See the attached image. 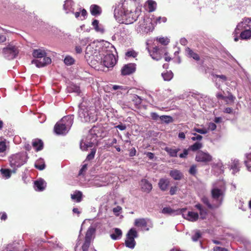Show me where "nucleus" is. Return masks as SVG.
<instances>
[{
  "instance_id": "nucleus-42",
  "label": "nucleus",
  "mask_w": 251,
  "mask_h": 251,
  "mask_svg": "<svg viewBox=\"0 0 251 251\" xmlns=\"http://www.w3.org/2000/svg\"><path fill=\"white\" fill-rule=\"evenodd\" d=\"M96 151L97 150L96 148L92 149L91 150V152L87 156L86 160L90 161L94 159Z\"/></svg>"
},
{
  "instance_id": "nucleus-28",
  "label": "nucleus",
  "mask_w": 251,
  "mask_h": 251,
  "mask_svg": "<svg viewBox=\"0 0 251 251\" xmlns=\"http://www.w3.org/2000/svg\"><path fill=\"white\" fill-rule=\"evenodd\" d=\"M134 225L137 227H146L147 226V219L145 218L136 219L134 222Z\"/></svg>"
},
{
  "instance_id": "nucleus-49",
  "label": "nucleus",
  "mask_w": 251,
  "mask_h": 251,
  "mask_svg": "<svg viewBox=\"0 0 251 251\" xmlns=\"http://www.w3.org/2000/svg\"><path fill=\"white\" fill-rule=\"evenodd\" d=\"M193 135H194V136L192 137L191 138V139L193 141H201L202 139V136L201 135H200L199 134H198L196 133H192Z\"/></svg>"
},
{
  "instance_id": "nucleus-33",
  "label": "nucleus",
  "mask_w": 251,
  "mask_h": 251,
  "mask_svg": "<svg viewBox=\"0 0 251 251\" xmlns=\"http://www.w3.org/2000/svg\"><path fill=\"white\" fill-rule=\"evenodd\" d=\"M240 163L238 160H234L231 164L230 169L232 170L234 174L239 171Z\"/></svg>"
},
{
  "instance_id": "nucleus-22",
  "label": "nucleus",
  "mask_w": 251,
  "mask_h": 251,
  "mask_svg": "<svg viewBox=\"0 0 251 251\" xmlns=\"http://www.w3.org/2000/svg\"><path fill=\"white\" fill-rule=\"evenodd\" d=\"M195 207L199 210L200 218L202 220L205 219L208 214L207 209L204 208L200 203L196 204Z\"/></svg>"
},
{
  "instance_id": "nucleus-53",
  "label": "nucleus",
  "mask_w": 251,
  "mask_h": 251,
  "mask_svg": "<svg viewBox=\"0 0 251 251\" xmlns=\"http://www.w3.org/2000/svg\"><path fill=\"white\" fill-rule=\"evenodd\" d=\"M158 41L160 43L164 45H167L169 42L168 39L164 37L160 38L158 39Z\"/></svg>"
},
{
  "instance_id": "nucleus-41",
  "label": "nucleus",
  "mask_w": 251,
  "mask_h": 251,
  "mask_svg": "<svg viewBox=\"0 0 251 251\" xmlns=\"http://www.w3.org/2000/svg\"><path fill=\"white\" fill-rule=\"evenodd\" d=\"M69 89L72 92H75L78 95L81 93V90L79 87L75 85H72L70 86Z\"/></svg>"
},
{
  "instance_id": "nucleus-1",
  "label": "nucleus",
  "mask_w": 251,
  "mask_h": 251,
  "mask_svg": "<svg viewBox=\"0 0 251 251\" xmlns=\"http://www.w3.org/2000/svg\"><path fill=\"white\" fill-rule=\"evenodd\" d=\"M136 9L135 2L132 0H119L115 6L114 16H123V14L132 12Z\"/></svg>"
},
{
  "instance_id": "nucleus-34",
  "label": "nucleus",
  "mask_w": 251,
  "mask_h": 251,
  "mask_svg": "<svg viewBox=\"0 0 251 251\" xmlns=\"http://www.w3.org/2000/svg\"><path fill=\"white\" fill-rule=\"evenodd\" d=\"M73 2L71 0H66L63 5V9L66 11V13L71 11Z\"/></svg>"
},
{
  "instance_id": "nucleus-16",
  "label": "nucleus",
  "mask_w": 251,
  "mask_h": 251,
  "mask_svg": "<svg viewBox=\"0 0 251 251\" xmlns=\"http://www.w3.org/2000/svg\"><path fill=\"white\" fill-rule=\"evenodd\" d=\"M135 69L134 64L130 63L125 65L121 70L122 75H130L135 72Z\"/></svg>"
},
{
  "instance_id": "nucleus-13",
  "label": "nucleus",
  "mask_w": 251,
  "mask_h": 251,
  "mask_svg": "<svg viewBox=\"0 0 251 251\" xmlns=\"http://www.w3.org/2000/svg\"><path fill=\"white\" fill-rule=\"evenodd\" d=\"M186 211V208H182L181 209V212L184 218L193 222H196L198 220L199 218V215L198 213L193 211H188L187 214H185L184 212Z\"/></svg>"
},
{
  "instance_id": "nucleus-55",
  "label": "nucleus",
  "mask_w": 251,
  "mask_h": 251,
  "mask_svg": "<svg viewBox=\"0 0 251 251\" xmlns=\"http://www.w3.org/2000/svg\"><path fill=\"white\" fill-rule=\"evenodd\" d=\"M122 210V207L120 206H117L113 209V212L117 215H119V213Z\"/></svg>"
},
{
  "instance_id": "nucleus-51",
  "label": "nucleus",
  "mask_w": 251,
  "mask_h": 251,
  "mask_svg": "<svg viewBox=\"0 0 251 251\" xmlns=\"http://www.w3.org/2000/svg\"><path fill=\"white\" fill-rule=\"evenodd\" d=\"M189 172L191 175L195 176L197 173L196 166L193 165L191 166Z\"/></svg>"
},
{
  "instance_id": "nucleus-4",
  "label": "nucleus",
  "mask_w": 251,
  "mask_h": 251,
  "mask_svg": "<svg viewBox=\"0 0 251 251\" xmlns=\"http://www.w3.org/2000/svg\"><path fill=\"white\" fill-rule=\"evenodd\" d=\"M32 55L35 58H40L39 60H34L32 62V63L36 64L37 67H42L51 63V59L46 56V52L44 50H34Z\"/></svg>"
},
{
  "instance_id": "nucleus-35",
  "label": "nucleus",
  "mask_w": 251,
  "mask_h": 251,
  "mask_svg": "<svg viewBox=\"0 0 251 251\" xmlns=\"http://www.w3.org/2000/svg\"><path fill=\"white\" fill-rule=\"evenodd\" d=\"M201 201L205 204L209 209H212L214 206L211 204L209 201L208 198L205 196L203 197L201 199Z\"/></svg>"
},
{
  "instance_id": "nucleus-14",
  "label": "nucleus",
  "mask_w": 251,
  "mask_h": 251,
  "mask_svg": "<svg viewBox=\"0 0 251 251\" xmlns=\"http://www.w3.org/2000/svg\"><path fill=\"white\" fill-rule=\"evenodd\" d=\"M211 194L214 200L217 201L220 200L222 201L225 195V191L222 189L215 187L211 190Z\"/></svg>"
},
{
  "instance_id": "nucleus-38",
  "label": "nucleus",
  "mask_w": 251,
  "mask_h": 251,
  "mask_svg": "<svg viewBox=\"0 0 251 251\" xmlns=\"http://www.w3.org/2000/svg\"><path fill=\"white\" fill-rule=\"evenodd\" d=\"M99 22L98 20H94L92 22V25L93 26L95 30L97 32H103V29L99 26Z\"/></svg>"
},
{
  "instance_id": "nucleus-5",
  "label": "nucleus",
  "mask_w": 251,
  "mask_h": 251,
  "mask_svg": "<svg viewBox=\"0 0 251 251\" xmlns=\"http://www.w3.org/2000/svg\"><path fill=\"white\" fill-rule=\"evenodd\" d=\"M140 32L148 33L153 29L151 19L147 16H144L139 22L138 27Z\"/></svg>"
},
{
  "instance_id": "nucleus-64",
  "label": "nucleus",
  "mask_w": 251,
  "mask_h": 251,
  "mask_svg": "<svg viewBox=\"0 0 251 251\" xmlns=\"http://www.w3.org/2000/svg\"><path fill=\"white\" fill-rule=\"evenodd\" d=\"M212 167L213 168H216V167H219L220 168H223V166L222 165V163H213L212 164Z\"/></svg>"
},
{
  "instance_id": "nucleus-15",
  "label": "nucleus",
  "mask_w": 251,
  "mask_h": 251,
  "mask_svg": "<svg viewBox=\"0 0 251 251\" xmlns=\"http://www.w3.org/2000/svg\"><path fill=\"white\" fill-rule=\"evenodd\" d=\"M148 51L153 59L158 60L161 58V53L163 52L162 49H160L159 47L155 46L151 50L148 48Z\"/></svg>"
},
{
  "instance_id": "nucleus-37",
  "label": "nucleus",
  "mask_w": 251,
  "mask_h": 251,
  "mask_svg": "<svg viewBox=\"0 0 251 251\" xmlns=\"http://www.w3.org/2000/svg\"><path fill=\"white\" fill-rule=\"evenodd\" d=\"M93 145L92 143L86 144L83 142V140H81L80 143V148L82 151H87L88 148L92 147Z\"/></svg>"
},
{
  "instance_id": "nucleus-19",
  "label": "nucleus",
  "mask_w": 251,
  "mask_h": 251,
  "mask_svg": "<svg viewBox=\"0 0 251 251\" xmlns=\"http://www.w3.org/2000/svg\"><path fill=\"white\" fill-rule=\"evenodd\" d=\"M170 184V181L168 178H160L158 182V187L162 191H166L168 190Z\"/></svg>"
},
{
  "instance_id": "nucleus-12",
  "label": "nucleus",
  "mask_w": 251,
  "mask_h": 251,
  "mask_svg": "<svg viewBox=\"0 0 251 251\" xmlns=\"http://www.w3.org/2000/svg\"><path fill=\"white\" fill-rule=\"evenodd\" d=\"M140 11L136 9V10L132 11V12H128L123 14L127 22L133 23L136 21L139 16Z\"/></svg>"
},
{
  "instance_id": "nucleus-10",
  "label": "nucleus",
  "mask_w": 251,
  "mask_h": 251,
  "mask_svg": "<svg viewBox=\"0 0 251 251\" xmlns=\"http://www.w3.org/2000/svg\"><path fill=\"white\" fill-rule=\"evenodd\" d=\"M102 62L106 67H113L117 62V59L113 53L108 52L104 55Z\"/></svg>"
},
{
  "instance_id": "nucleus-8",
  "label": "nucleus",
  "mask_w": 251,
  "mask_h": 251,
  "mask_svg": "<svg viewBox=\"0 0 251 251\" xmlns=\"http://www.w3.org/2000/svg\"><path fill=\"white\" fill-rule=\"evenodd\" d=\"M137 236L138 234L136 230L134 228L130 229L126 234V239L125 241L126 247L130 249H133L136 244L134 239Z\"/></svg>"
},
{
  "instance_id": "nucleus-47",
  "label": "nucleus",
  "mask_w": 251,
  "mask_h": 251,
  "mask_svg": "<svg viewBox=\"0 0 251 251\" xmlns=\"http://www.w3.org/2000/svg\"><path fill=\"white\" fill-rule=\"evenodd\" d=\"M7 148L6 143L4 141H0V153H3L5 151Z\"/></svg>"
},
{
  "instance_id": "nucleus-61",
  "label": "nucleus",
  "mask_w": 251,
  "mask_h": 251,
  "mask_svg": "<svg viewBox=\"0 0 251 251\" xmlns=\"http://www.w3.org/2000/svg\"><path fill=\"white\" fill-rule=\"evenodd\" d=\"M0 218L2 221H5L7 218V216L5 212H0Z\"/></svg>"
},
{
  "instance_id": "nucleus-60",
  "label": "nucleus",
  "mask_w": 251,
  "mask_h": 251,
  "mask_svg": "<svg viewBox=\"0 0 251 251\" xmlns=\"http://www.w3.org/2000/svg\"><path fill=\"white\" fill-rule=\"evenodd\" d=\"M214 251H228L226 249L220 247H215L213 249Z\"/></svg>"
},
{
  "instance_id": "nucleus-6",
  "label": "nucleus",
  "mask_w": 251,
  "mask_h": 251,
  "mask_svg": "<svg viewBox=\"0 0 251 251\" xmlns=\"http://www.w3.org/2000/svg\"><path fill=\"white\" fill-rule=\"evenodd\" d=\"M79 115L82 121L85 122L94 123L97 120L95 111L92 112L86 109H81L79 111Z\"/></svg>"
},
{
  "instance_id": "nucleus-9",
  "label": "nucleus",
  "mask_w": 251,
  "mask_h": 251,
  "mask_svg": "<svg viewBox=\"0 0 251 251\" xmlns=\"http://www.w3.org/2000/svg\"><path fill=\"white\" fill-rule=\"evenodd\" d=\"M195 159L197 162L208 164L212 160V156L208 152L200 151L197 153Z\"/></svg>"
},
{
  "instance_id": "nucleus-59",
  "label": "nucleus",
  "mask_w": 251,
  "mask_h": 251,
  "mask_svg": "<svg viewBox=\"0 0 251 251\" xmlns=\"http://www.w3.org/2000/svg\"><path fill=\"white\" fill-rule=\"evenodd\" d=\"M216 97L218 99H221L226 101V97L224 96L222 93H218L216 94Z\"/></svg>"
},
{
  "instance_id": "nucleus-2",
  "label": "nucleus",
  "mask_w": 251,
  "mask_h": 251,
  "mask_svg": "<svg viewBox=\"0 0 251 251\" xmlns=\"http://www.w3.org/2000/svg\"><path fill=\"white\" fill-rule=\"evenodd\" d=\"M235 34L240 33L241 39L247 40L251 38V19H247L239 23L234 31Z\"/></svg>"
},
{
  "instance_id": "nucleus-27",
  "label": "nucleus",
  "mask_w": 251,
  "mask_h": 251,
  "mask_svg": "<svg viewBox=\"0 0 251 251\" xmlns=\"http://www.w3.org/2000/svg\"><path fill=\"white\" fill-rule=\"evenodd\" d=\"M71 198L76 202H79L82 201V193L80 191L76 190L73 194H71Z\"/></svg>"
},
{
  "instance_id": "nucleus-18",
  "label": "nucleus",
  "mask_w": 251,
  "mask_h": 251,
  "mask_svg": "<svg viewBox=\"0 0 251 251\" xmlns=\"http://www.w3.org/2000/svg\"><path fill=\"white\" fill-rule=\"evenodd\" d=\"M2 52L5 55L9 54L11 58L15 57L18 53L16 47L13 46L3 48Z\"/></svg>"
},
{
  "instance_id": "nucleus-56",
  "label": "nucleus",
  "mask_w": 251,
  "mask_h": 251,
  "mask_svg": "<svg viewBox=\"0 0 251 251\" xmlns=\"http://www.w3.org/2000/svg\"><path fill=\"white\" fill-rule=\"evenodd\" d=\"M87 169V164L83 165L82 166V168L79 170V172L78 173V176H81V175H83V173L84 172H85L86 171Z\"/></svg>"
},
{
  "instance_id": "nucleus-29",
  "label": "nucleus",
  "mask_w": 251,
  "mask_h": 251,
  "mask_svg": "<svg viewBox=\"0 0 251 251\" xmlns=\"http://www.w3.org/2000/svg\"><path fill=\"white\" fill-rule=\"evenodd\" d=\"M114 229L115 233L110 235L111 238L115 240L121 238L122 235V230L118 228H115Z\"/></svg>"
},
{
  "instance_id": "nucleus-11",
  "label": "nucleus",
  "mask_w": 251,
  "mask_h": 251,
  "mask_svg": "<svg viewBox=\"0 0 251 251\" xmlns=\"http://www.w3.org/2000/svg\"><path fill=\"white\" fill-rule=\"evenodd\" d=\"M202 147V144L201 142H197L192 145L190 146L188 149H184L182 153L179 154V157L181 158H186L188 154V151L191 150L193 151H196Z\"/></svg>"
},
{
  "instance_id": "nucleus-17",
  "label": "nucleus",
  "mask_w": 251,
  "mask_h": 251,
  "mask_svg": "<svg viewBox=\"0 0 251 251\" xmlns=\"http://www.w3.org/2000/svg\"><path fill=\"white\" fill-rule=\"evenodd\" d=\"M140 185L142 191L147 193H149L152 189V184L146 179L141 180Z\"/></svg>"
},
{
  "instance_id": "nucleus-30",
  "label": "nucleus",
  "mask_w": 251,
  "mask_h": 251,
  "mask_svg": "<svg viewBox=\"0 0 251 251\" xmlns=\"http://www.w3.org/2000/svg\"><path fill=\"white\" fill-rule=\"evenodd\" d=\"M148 5V11L149 12H152L156 9V2L152 0H148L147 1Z\"/></svg>"
},
{
  "instance_id": "nucleus-31",
  "label": "nucleus",
  "mask_w": 251,
  "mask_h": 251,
  "mask_svg": "<svg viewBox=\"0 0 251 251\" xmlns=\"http://www.w3.org/2000/svg\"><path fill=\"white\" fill-rule=\"evenodd\" d=\"M187 52L188 55L192 57L194 60L196 61H199L200 60V57L198 53L195 52L192 50H191L189 48H187L186 50Z\"/></svg>"
},
{
  "instance_id": "nucleus-32",
  "label": "nucleus",
  "mask_w": 251,
  "mask_h": 251,
  "mask_svg": "<svg viewBox=\"0 0 251 251\" xmlns=\"http://www.w3.org/2000/svg\"><path fill=\"white\" fill-rule=\"evenodd\" d=\"M131 100L134 102L136 107H137L142 103V99L138 95L133 94L131 96Z\"/></svg>"
},
{
  "instance_id": "nucleus-57",
  "label": "nucleus",
  "mask_w": 251,
  "mask_h": 251,
  "mask_svg": "<svg viewBox=\"0 0 251 251\" xmlns=\"http://www.w3.org/2000/svg\"><path fill=\"white\" fill-rule=\"evenodd\" d=\"M35 167L39 170H43V169H44V168L45 167V164H39L36 163L35 164Z\"/></svg>"
},
{
  "instance_id": "nucleus-23",
  "label": "nucleus",
  "mask_w": 251,
  "mask_h": 251,
  "mask_svg": "<svg viewBox=\"0 0 251 251\" xmlns=\"http://www.w3.org/2000/svg\"><path fill=\"white\" fill-rule=\"evenodd\" d=\"M34 184L35 190L39 191H43L46 186V183L43 179L35 181Z\"/></svg>"
},
{
  "instance_id": "nucleus-25",
  "label": "nucleus",
  "mask_w": 251,
  "mask_h": 251,
  "mask_svg": "<svg viewBox=\"0 0 251 251\" xmlns=\"http://www.w3.org/2000/svg\"><path fill=\"white\" fill-rule=\"evenodd\" d=\"M90 12L93 16L100 15L101 13V8L98 5L92 4L90 6Z\"/></svg>"
},
{
  "instance_id": "nucleus-21",
  "label": "nucleus",
  "mask_w": 251,
  "mask_h": 251,
  "mask_svg": "<svg viewBox=\"0 0 251 251\" xmlns=\"http://www.w3.org/2000/svg\"><path fill=\"white\" fill-rule=\"evenodd\" d=\"M151 117L153 120H157L158 118H160L161 121H165V122L167 123L171 122L172 120V117L170 116L163 115L159 117V115L155 112L151 113Z\"/></svg>"
},
{
  "instance_id": "nucleus-3",
  "label": "nucleus",
  "mask_w": 251,
  "mask_h": 251,
  "mask_svg": "<svg viewBox=\"0 0 251 251\" xmlns=\"http://www.w3.org/2000/svg\"><path fill=\"white\" fill-rule=\"evenodd\" d=\"M73 122V116H64L55 125L54 127V132L57 134H65L72 126Z\"/></svg>"
},
{
  "instance_id": "nucleus-58",
  "label": "nucleus",
  "mask_w": 251,
  "mask_h": 251,
  "mask_svg": "<svg viewBox=\"0 0 251 251\" xmlns=\"http://www.w3.org/2000/svg\"><path fill=\"white\" fill-rule=\"evenodd\" d=\"M216 127V124L213 123H210L208 125V128L212 131L215 130Z\"/></svg>"
},
{
  "instance_id": "nucleus-46",
  "label": "nucleus",
  "mask_w": 251,
  "mask_h": 251,
  "mask_svg": "<svg viewBox=\"0 0 251 251\" xmlns=\"http://www.w3.org/2000/svg\"><path fill=\"white\" fill-rule=\"evenodd\" d=\"M91 241L85 240L82 246V251H88Z\"/></svg>"
},
{
  "instance_id": "nucleus-54",
  "label": "nucleus",
  "mask_w": 251,
  "mask_h": 251,
  "mask_svg": "<svg viewBox=\"0 0 251 251\" xmlns=\"http://www.w3.org/2000/svg\"><path fill=\"white\" fill-rule=\"evenodd\" d=\"M177 187L176 186L171 187L170 190V194L171 195L176 194L177 191Z\"/></svg>"
},
{
  "instance_id": "nucleus-62",
  "label": "nucleus",
  "mask_w": 251,
  "mask_h": 251,
  "mask_svg": "<svg viewBox=\"0 0 251 251\" xmlns=\"http://www.w3.org/2000/svg\"><path fill=\"white\" fill-rule=\"evenodd\" d=\"M116 128H118L120 130H124L126 129V126L124 124H120L115 126Z\"/></svg>"
},
{
  "instance_id": "nucleus-43",
  "label": "nucleus",
  "mask_w": 251,
  "mask_h": 251,
  "mask_svg": "<svg viewBox=\"0 0 251 251\" xmlns=\"http://www.w3.org/2000/svg\"><path fill=\"white\" fill-rule=\"evenodd\" d=\"M74 61L75 60L74 58L69 56H66L64 60L65 64L67 65H71L73 64Z\"/></svg>"
},
{
  "instance_id": "nucleus-52",
  "label": "nucleus",
  "mask_w": 251,
  "mask_h": 251,
  "mask_svg": "<svg viewBox=\"0 0 251 251\" xmlns=\"http://www.w3.org/2000/svg\"><path fill=\"white\" fill-rule=\"evenodd\" d=\"M194 131L197 132L199 133L205 134L207 133V130L206 129L204 128H194Z\"/></svg>"
},
{
  "instance_id": "nucleus-44",
  "label": "nucleus",
  "mask_w": 251,
  "mask_h": 251,
  "mask_svg": "<svg viewBox=\"0 0 251 251\" xmlns=\"http://www.w3.org/2000/svg\"><path fill=\"white\" fill-rule=\"evenodd\" d=\"M0 172L2 175L6 178H9L11 176V171L9 169H1Z\"/></svg>"
},
{
  "instance_id": "nucleus-40",
  "label": "nucleus",
  "mask_w": 251,
  "mask_h": 251,
  "mask_svg": "<svg viewBox=\"0 0 251 251\" xmlns=\"http://www.w3.org/2000/svg\"><path fill=\"white\" fill-rule=\"evenodd\" d=\"M248 161H245V163L249 171H251V152L247 154Z\"/></svg>"
},
{
  "instance_id": "nucleus-36",
  "label": "nucleus",
  "mask_w": 251,
  "mask_h": 251,
  "mask_svg": "<svg viewBox=\"0 0 251 251\" xmlns=\"http://www.w3.org/2000/svg\"><path fill=\"white\" fill-rule=\"evenodd\" d=\"M162 76L165 81H170L173 77V74L172 72H167L162 74Z\"/></svg>"
},
{
  "instance_id": "nucleus-39",
  "label": "nucleus",
  "mask_w": 251,
  "mask_h": 251,
  "mask_svg": "<svg viewBox=\"0 0 251 251\" xmlns=\"http://www.w3.org/2000/svg\"><path fill=\"white\" fill-rule=\"evenodd\" d=\"M94 232V230L93 229H89L85 235V240L91 241L92 235Z\"/></svg>"
},
{
  "instance_id": "nucleus-7",
  "label": "nucleus",
  "mask_w": 251,
  "mask_h": 251,
  "mask_svg": "<svg viewBox=\"0 0 251 251\" xmlns=\"http://www.w3.org/2000/svg\"><path fill=\"white\" fill-rule=\"evenodd\" d=\"M24 157V156L20 154H16L9 158L10 165L13 168L14 172L17 168L21 167L25 163Z\"/></svg>"
},
{
  "instance_id": "nucleus-45",
  "label": "nucleus",
  "mask_w": 251,
  "mask_h": 251,
  "mask_svg": "<svg viewBox=\"0 0 251 251\" xmlns=\"http://www.w3.org/2000/svg\"><path fill=\"white\" fill-rule=\"evenodd\" d=\"M138 55V53L134 50H128L126 53V55L127 57H136Z\"/></svg>"
},
{
  "instance_id": "nucleus-26",
  "label": "nucleus",
  "mask_w": 251,
  "mask_h": 251,
  "mask_svg": "<svg viewBox=\"0 0 251 251\" xmlns=\"http://www.w3.org/2000/svg\"><path fill=\"white\" fill-rule=\"evenodd\" d=\"M170 176L175 180H180L183 177V174L177 170L171 171L170 172Z\"/></svg>"
},
{
  "instance_id": "nucleus-20",
  "label": "nucleus",
  "mask_w": 251,
  "mask_h": 251,
  "mask_svg": "<svg viewBox=\"0 0 251 251\" xmlns=\"http://www.w3.org/2000/svg\"><path fill=\"white\" fill-rule=\"evenodd\" d=\"M164 150L168 153L171 157H176L177 153L180 150V148H176L175 146L172 147H166Z\"/></svg>"
},
{
  "instance_id": "nucleus-50",
  "label": "nucleus",
  "mask_w": 251,
  "mask_h": 251,
  "mask_svg": "<svg viewBox=\"0 0 251 251\" xmlns=\"http://www.w3.org/2000/svg\"><path fill=\"white\" fill-rule=\"evenodd\" d=\"M201 236V234L200 231H197L195 234L192 236V239L194 241H197Z\"/></svg>"
},
{
  "instance_id": "nucleus-63",
  "label": "nucleus",
  "mask_w": 251,
  "mask_h": 251,
  "mask_svg": "<svg viewBox=\"0 0 251 251\" xmlns=\"http://www.w3.org/2000/svg\"><path fill=\"white\" fill-rule=\"evenodd\" d=\"M136 151L134 148L131 149L129 152V156L130 157L134 156L136 155Z\"/></svg>"
},
{
  "instance_id": "nucleus-24",
  "label": "nucleus",
  "mask_w": 251,
  "mask_h": 251,
  "mask_svg": "<svg viewBox=\"0 0 251 251\" xmlns=\"http://www.w3.org/2000/svg\"><path fill=\"white\" fill-rule=\"evenodd\" d=\"M33 147L36 151H40L43 148V142L40 139H35L32 142Z\"/></svg>"
},
{
  "instance_id": "nucleus-48",
  "label": "nucleus",
  "mask_w": 251,
  "mask_h": 251,
  "mask_svg": "<svg viewBox=\"0 0 251 251\" xmlns=\"http://www.w3.org/2000/svg\"><path fill=\"white\" fill-rule=\"evenodd\" d=\"M174 212V210H173L170 207H164L162 210V212L164 214H172Z\"/></svg>"
}]
</instances>
